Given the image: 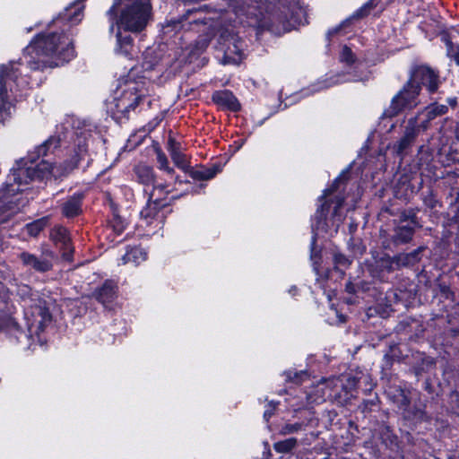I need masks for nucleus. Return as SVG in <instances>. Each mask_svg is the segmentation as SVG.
Returning a JSON list of instances; mask_svg holds the SVG:
<instances>
[{
    "label": "nucleus",
    "mask_w": 459,
    "mask_h": 459,
    "mask_svg": "<svg viewBox=\"0 0 459 459\" xmlns=\"http://www.w3.org/2000/svg\"><path fill=\"white\" fill-rule=\"evenodd\" d=\"M58 145L59 141L56 138H48L42 144L37 146L34 152H30L26 158L22 159L17 163V168L13 169L9 181L0 190V224L8 221L19 210L21 201L15 196L22 191V186L34 180L47 178L49 175L59 178L69 174L77 168L80 160L87 152L86 135H84L83 141H79L73 158L65 161L64 164L53 165L45 160L37 162L40 156L48 155Z\"/></svg>",
    "instance_id": "obj_1"
},
{
    "label": "nucleus",
    "mask_w": 459,
    "mask_h": 459,
    "mask_svg": "<svg viewBox=\"0 0 459 459\" xmlns=\"http://www.w3.org/2000/svg\"><path fill=\"white\" fill-rule=\"evenodd\" d=\"M74 56L71 39L64 32H43L25 48L22 60L30 70H43L69 62Z\"/></svg>",
    "instance_id": "obj_2"
},
{
    "label": "nucleus",
    "mask_w": 459,
    "mask_h": 459,
    "mask_svg": "<svg viewBox=\"0 0 459 459\" xmlns=\"http://www.w3.org/2000/svg\"><path fill=\"white\" fill-rule=\"evenodd\" d=\"M109 22V33H113L115 27L132 33L142 32L152 17L151 0H124L115 1L107 11Z\"/></svg>",
    "instance_id": "obj_3"
},
{
    "label": "nucleus",
    "mask_w": 459,
    "mask_h": 459,
    "mask_svg": "<svg viewBox=\"0 0 459 459\" xmlns=\"http://www.w3.org/2000/svg\"><path fill=\"white\" fill-rule=\"evenodd\" d=\"M25 317L29 333L22 330L12 317L7 320L5 333L15 342L21 344L23 349H30L34 344L33 335L37 336V342L41 345L40 333L52 324V315L46 305V301L39 299L30 306L25 312Z\"/></svg>",
    "instance_id": "obj_4"
},
{
    "label": "nucleus",
    "mask_w": 459,
    "mask_h": 459,
    "mask_svg": "<svg viewBox=\"0 0 459 459\" xmlns=\"http://www.w3.org/2000/svg\"><path fill=\"white\" fill-rule=\"evenodd\" d=\"M25 317L29 333L22 330L12 317L7 320L5 333L15 342L21 344L23 349H30L34 344L33 335L37 336V342L41 345L40 333L52 324V315L46 305V301L39 299L30 306L25 312Z\"/></svg>",
    "instance_id": "obj_5"
},
{
    "label": "nucleus",
    "mask_w": 459,
    "mask_h": 459,
    "mask_svg": "<svg viewBox=\"0 0 459 459\" xmlns=\"http://www.w3.org/2000/svg\"><path fill=\"white\" fill-rule=\"evenodd\" d=\"M147 94L146 81L143 78L135 79L133 71L126 78L119 79L113 100L108 103L114 119L118 122L128 119L130 111L141 105Z\"/></svg>",
    "instance_id": "obj_6"
},
{
    "label": "nucleus",
    "mask_w": 459,
    "mask_h": 459,
    "mask_svg": "<svg viewBox=\"0 0 459 459\" xmlns=\"http://www.w3.org/2000/svg\"><path fill=\"white\" fill-rule=\"evenodd\" d=\"M19 62H10L0 67V117L9 108L14 100H17L18 91L25 90L29 86L27 74H22L17 65Z\"/></svg>",
    "instance_id": "obj_7"
},
{
    "label": "nucleus",
    "mask_w": 459,
    "mask_h": 459,
    "mask_svg": "<svg viewBox=\"0 0 459 459\" xmlns=\"http://www.w3.org/2000/svg\"><path fill=\"white\" fill-rule=\"evenodd\" d=\"M420 93L419 87L409 79L393 97L389 108L384 111L383 116L394 117L406 108H414L420 102L419 100Z\"/></svg>",
    "instance_id": "obj_8"
},
{
    "label": "nucleus",
    "mask_w": 459,
    "mask_h": 459,
    "mask_svg": "<svg viewBox=\"0 0 459 459\" xmlns=\"http://www.w3.org/2000/svg\"><path fill=\"white\" fill-rule=\"evenodd\" d=\"M409 79L419 87L420 91L424 87L429 94L437 92L442 83L438 71L425 65L412 67Z\"/></svg>",
    "instance_id": "obj_9"
},
{
    "label": "nucleus",
    "mask_w": 459,
    "mask_h": 459,
    "mask_svg": "<svg viewBox=\"0 0 459 459\" xmlns=\"http://www.w3.org/2000/svg\"><path fill=\"white\" fill-rule=\"evenodd\" d=\"M170 212L169 205L163 200H149L140 212L142 226L155 224V227H160Z\"/></svg>",
    "instance_id": "obj_10"
},
{
    "label": "nucleus",
    "mask_w": 459,
    "mask_h": 459,
    "mask_svg": "<svg viewBox=\"0 0 459 459\" xmlns=\"http://www.w3.org/2000/svg\"><path fill=\"white\" fill-rule=\"evenodd\" d=\"M22 264L38 273H46L52 269L54 253L51 250H44L39 256L29 252H22L19 255Z\"/></svg>",
    "instance_id": "obj_11"
},
{
    "label": "nucleus",
    "mask_w": 459,
    "mask_h": 459,
    "mask_svg": "<svg viewBox=\"0 0 459 459\" xmlns=\"http://www.w3.org/2000/svg\"><path fill=\"white\" fill-rule=\"evenodd\" d=\"M50 237L56 245L60 246L63 258L71 261L74 248L71 246V238L67 229L63 226H56L51 230Z\"/></svg>",
    "instance_id": "obj_12"
},
{
    "label": "nucleus",
    "mask_w": 459,
    "mask_h": 459,
    "mask_svg": "<svg viewBox=\"0 0 459 459\" xmlns=\"http://www.w3.org/2000/svg\"><path fill=\"white\" fill-rule=\"evenodd\" d=\"M212 100L222 110L238 112L241 108L238 99L229 90L215 91L212 94Z\"/></svg>",
    "instance_id": "obj_13"
},
{
    "label": "nucleus",
    "mask_w": 459,
    "mask_h": 459,
    "mask_svg": "<svg viewBox=\"0 0 459 459\" xmlns=\"http://www.w3.org/2000/svg\"><path fill=\"white\" fill-rule=\"evenodd\" d=\"M397 394L394 395V403L397 405L405 419L421 420L424 412L420 409L411 410L410 398L403 389H397Z\"/></svg>",
    "instance_id": "obj_14"
},
{
    "label": "nucleus",
    "mask_w": 459,
    "mask_h": 459,
    "mask_svg": "<svg viewBox=\"0 0 459 459\" xmlns=\"http://www.w3.org/2000/svg\"><path fill=\"white\" fill-rule=\"evenodd\" d=\"M117 285L111 280H107L93 292V297L105 307H110L117 299Z\"/></svg>",
    "instance_id": "obj_15"
},
{
    "label": "nucleus",
    "mask_w": 459,
    "mask_h": 459,
    "mask_svg": "<svg viewBox=\"0 0 459 459\" xmlns=\"http://www.w3.org/2000/svg\"><path fill=\"white\" fill-rule=\"evenodd\" d=\"M328 394L336 393L337 389L344 390L355 389L358 385V379L353 376L340 375L338 377H331L323 380Z\"/></svg>",
    "instance_id": "obj_16"
},
{
    "label": "nucleus",
    "mask_w": 459,
    "mask_h": 459,
    "mask_svg": "<svg viewBox=\"0 0 459 459\" xmlns=\"http://www.w3.org/2000/svg\"><path fill=\"white\" fill-rule=\"evenodd\" d=\"M83 5L81 0H77L71 4L61 13L57 18L52 21L53 23H60L67 22L73 25L81 22L82 16Z\"/></svg>",
    "instance_id": "obj_17"
},
{
    "label": "nucleus",
    "mask_w": 459,
    "mask_h": 459,
    "mask_svg": "<svg viewBox=\"0 0 459 459\" xmlns=\"http://www.w3.org/2000/svg\"><path fill=\"white\" fill-rule=\"evenodd\" d=\"M168 151L175 165L186 171L190 168L186 156L181 152V145L174 138L169 137L168 141Z\"/></svg>",
    "instance_id": "obj_18"
},
{
    "label": "nucleus",
    "mask_w": 459,
    "mask_h": 459,
    "mask_svg": "<svg viewBox=\"0 0 459 459\" xmlns=\"http://www.w3.org/2000/svg\"><path fill=\"white\" fill-rule=\"evenodd\" d=\"M329 208H330V206L328 204V202L325 201L323 204H321V205L316 211V213L313 218V222H312V230L314 233V235L312 237V243H311L312 247H314V245L316 244V231L325 230V226H326L325 220H326L327 213L329 212Z\"/></svg>",
    "instance_id": "obj_19"
},
{
    "label": "nucleus",
    "mask_w": 459,
    "mask_h": 459,
    "mask_svg": "<svg viewBox=\"0 0 459 459\" xmlns=\"http://www.w3.org/2000/svg\"><path fill=\"white\" fill-rule=\"evenodd\" d=\"M448 111V108L443 104L432 103L425 108L422 112H420V117L423 115L425 117L424 119L421 120V128L422 131L428 130L429 127L430 122L436 117L446 114Z\"/></svg>",
    "instance_id": "obj_20"
},
{
    "label": "nucleus",
    "mask_w": 459,
    "mask_h": 459,
    "mask_svg": "<svg viewBox=\"0 0 459 459\" xmlns=\"http://www.w3.org/2000/svg\"><path fill=\"white\" fill-rule=\"evenodd\" d=\"M134 172L137 180L145 186L153 185V190H165L166 186L160 184V185H154V174L153 169L144 164H139L134 168Z\"/></svg>",
    "instance_id": "obj_21"
},
{
    "label": "nucleus",
    "mask_w": 459,
    "mask_h": 459,
    "mask_svg": "<svg viewBox=\"0 0 459 459\" xmlns=\"http://www.w3.org/2000/svg\"><path fill=\"white\" fill-rule=\"evenodd\" d=\"M380 2H381V0H369V1H368L360 8L356 10L353 13V14L349 19H347L344 22H342V23L340 24L338 27H336V28H334L333 30H330L328 31V35L331 36L333 34L337 33L342 29V27H343L346 24H348L352 19H360V18H363V17L367 16L368 14H369V13L373 9H375L378 5V4Z\"/></svg>",
    "instance_id": "obj_22"
},
{
    "label": "nucleus",
    "mask_w": 459,
    "mask_h": 459,
    "mask_svg": "<svg viewBox=\"0 0 459 459\" xmlns=\"http://www.w3.org/2000/svg\"><path fill=\"white\" fill-rule=\"evenodd\" d=\"M415 228L411 225H398L394 230L392 240L394 244H406L409 243L415 233Z\"/></svg>",
    "instance_id": "obj_23"
},
{
    "label": "nucleus",
    "mask_w": 459,
    "mask_h": 459,
    "mask_svg": "<svg viewBox=\"0 0 459 459\" xmlns=\"http://www.w3.org/2000/svg\"><path fill=\"white\" fill-rule=\"evenodd\" d=\"M122 30H123V29L117 27L116 51L125 56H131L132 49H133V38L130 35H123Z\"/></svg>",
    "instance_id": "obj_24"
},
{
    "label": "nucleus",
    "mask_w": 459,
    "mask_h": 459,
    "mask_svg": "<svg viewBox=\"0 0 459 459\" xmlns=\"http://www.w3.org/2000/svg\"><path fill=\"white\" fill-rule=\"evenodd\" d=\"M82 212V198L74 195L62 204V213L66 218L78 216Z\"/></svg>",
    "instance_id": "obj_25"
},
{
    "label": "nucleus",
    "mask_w": 459,
    "mask_h": 459,
    "mask_svg": "<svg viewBox=\"0 0 459 459\" xmlns=\"http://www.w3.org/2000/svg\"><path fill=\"white\" fill-rule=\"evenodd\" d=\"M420 131H422L421 121H420V114H418L407 120L403 137L414 143Z\"/></svg>",
    "instance_id": "obj_26"
},
{
    "label": "nucleus",
    "mask_w": 459,
    "mask_h": 459,
    "mask_svg": "<svg viewBox=\"0 0 459 459\" xmlns=\"http://www.w3.org/2000/svg\"><path fill=\"white\" fill-rule=\"evenodd\" d=\"M146 259L147 253L144 249L138 247H129L126 254L121 257L122 264L132 263L134 265H138Z\"/></svg>",
    "instance_id": "obj_27"
},
{
    "label": "nucleus",
    "mask_w": 459,
    "mask_h": 459,
    "mask_svg": "<svg viewBox=\"0 0 459 459\" xmlns=\"http://www.w3.org/2000/svg\"><path fill=\"white\" fill-rule=\"evenodd\" d=\"M221 171L220 164H214L211 168H205L191 171V177L197 180H209Z\"/></svg>",
    "instance_id": "obj_28"
},
{
    "label": "nucleus",
    "mask_w": 459,
    "mask_h": 459,
    "mask_svg": "<svg viewBox=\"0 0 459 459\" xmlns=\"http://www.w3.org/2000/svg\"><path fill=\"white\" fill-rule=\"evenodd\" d=\"M344 75L342 74H335L331 75L324 80H319L316 83L312 85V91H319L330 87H333L334 85H337L339 83L344 82L347 80L343 79Z\"/></svg>",
    "instance_id": "obj_29"
},
{
    "label": "nucleus",
    "mask_w": 459,
    "mask_h": 459,
    "mask_svg": "<svg viewBox=\"0 0 459 459\" xmlns=\"http://www.w3.org/2000/svg\"><path fill=\"white\" fill-rule=\"evenodd\" d=\"M420 249L407 254H399L394 255L398 270L402 267L413 265L419 260Z\"/></svg>",
    "instance_id": "obj_30"
},
{
    "label": "nucleus",
    "mask_w": 459,
    "mask_h": 459,
    "mask_svg": "<svg viewBox=\"0 0 459 459\" xmlns=\"http://www.w3.org/2000/svg\"><path fill=\"white\" fill-rule=\"evenodd\" d=\"M377 267L382 272L392 273L398 270L394 256L385 255L377 261Z\"/></svg>",
    "instance_id": "obj_31"
},
{
    "label": "nucleus",
    "mask_w": 459,
    "mask_h": 459,
    "mask_svg": "<svg viewBox=\"0 0 459 459\" xmlns=\"http://www.w3.org/2000/svg\"><path fill=\"white\" fill-rule=\"evenodd\" d=\"M354 389L344 390L342 388H339V389H337L336 393L327 394V398L333 400V401L337 402L338 403L346 404L347 403H349L351 400V398H352L351 392Z\"/></svg>",
    "instance_id": "obj_32"
},
{
    "label": "nucleus",
    "mask_w": 459,
    "mask_h": 459,
    "mask_svg": "<svg viewBox=\"0 0 459 459\" xmlns=\"http://www.w3.org/2000/svg\"><path fill=\"white\" fill-rule=\"evenodd\" d=\"M126 226L125 220L117 214H113L107 226V230H111L115 235L119 236L124 232Z\"/></svg>",
    "instance_id": "obj_33"
},
{
    "label": "nucleus",
    "mask_w": 459,
    "mask_h": 459,
    "mask_svg": "<svg viewBox=\"0 0 459 459\" xmlns=\"http://www.w3.org/2000/svg\"><path fill=\"white\" fill-rule=\"evenodd\" d=\"M298 444V440L295 437H290L285 440L278 441L273 444V449L277 453L286 454L292 451Z\"/></svg>",
    "instance_id": "obj_34"
},
{
    "label": "nucleus",
    "mask_w": 459,
    "mask_h": 459,
    "mask_svg": "<svg viewBox=\"0 0 459 459\" xmlns=\"http://www.w3.org/2000/svg\"><path fill=\"white\" fill-rule=\"evenodd\" d=\"M334 204L333 211V225L338 228L340 224L343 221V217L339 214V210L342 207L344 203L343 195H338L334 197V200L332 201Z\"/></svg>",
    "instance_id": "obj_35"
},
{
    "label": "nucleus",
    "mask_w": 459,
    "mask_h": 459,
    "mask_svg": "<svg viewBox=\"0 0 459 459\" xmlns=\"http://www.w3.org/2000/svg\"><path fill=\"white\" fill-rule=\"evenodd\" d=\"M48 219L41 218L26 225L27 233L31 237H37L47 226Z\"/></svg>",
    "instance_id": "obj_36"
},
{
    "label": "nucleus",
    "mask_w": 459,
    "mask_h": 459,
    "mask_svg": "<svg viewBox=\"0 0 459 459\" xmlns=\"http://www.w3.org/2000/svg\"><path fill=\"white\" fill-rule=\"evenodd\" d=\"M379 435L382 441L386 446H392L396 444L397 437L393 433L389 426L383 424L379 428Z\"/></svg>",
    "instance_id": "obj_37"
},
{
    "label": "nucleus",
    "mask_w": 459,
    "mask_h": 459,
    "mask_svg": "<svg viewBox=\"0 0 459 459\" xmlns=\"http://www.w3.org/2000/svg\"><path fill=\"white\" fill-rule=\"evenodd\" d=\"M446 48V56L459 66V45L454 43L448 38L444 39Z\"/></svg>",
    "instance_id": "obj_38"
},
{
    "label": "nucleus",
    "mask_w": 459,
    "mask_h": 459,
    "mask_svg": "<svg viewBox=\"0 0 459 459\" xmlns=\"http://www.w3.org/2000/svg\"><path fill=\"white\" fill-rule=\"evenodd\" d=\"M347 179V175L346 173H342V175H340L338 178H336L334 179V181L333 182L332 186L329 187V188H326L324 190V193L323 195L319 197V200L322 201V200H325V198H327L329 195H331L332 194L335 193L338 191L339 187H340V185L342 183H343L345 180Z\"/></svg>",
    "instance_id": "obj_39"
},
{
    "label": "nucleus",
    "mask_w": 459,
    "mask_h": 459,
    "mask_svg": "<svg viewBox=\"0 0 459 459\" xmlns=\"http://www.w3.org/2000/svg\"><path fill=\"white\" fill-rule=\"evenodd\" d=\"M156 153L158 168L165 171L168 175L172 176L174 169L169 166V160L165 153L160 149H157Z\"/></svg>",
    "instance_id": "obj_40"
},
{
    "label": "nucleus",
    "mask_w": 459,
    "mask_h": 459,
    "mask_svg": "<svg viewBox=\"0 0 459 459\" xmlns=\"http://www.w3.org/2000/svg\"><path fill=\"white\" fill-rule=\"evenodd\" d=\"M333 264L335 269L343 273V271L351 265V260L343 254L335 253L333 255Z\"/></svg>",
    "instance_id": "obj_41"
},
{
    "label": "nucleus",
    "mask_w": 459,
    "mask_h": 459,
    "mask_svg": "<svg viewBox=\"0 0 459 459\" xmlns=\"http://www.w3.org/2000/svg\"><path fill=\"white\" fill-rule=\"evenodd\" d=\"M421 199L423 204L431 210H434L437 207L441 206V204L437 200V195L431 189H429L427 193H423Z\"/></svg>",
    "instance_id": "obj_42"
},
{
    "label": "nucleus",
    "mask_w": 459,
    "mask_h": 459,
    "mask_svg": "<svg viewBox=\"0 0 459 459\" xmlns=\"http://www.w3.org/2000/svg\"><path fill=\"white\" fill-rule=\"evenodd\" d=\"M412 142L404 137H401L393 146L394 152L398 155L403 157L407 149H409L412 145Z\"/></svg>",
    "instance_id": "obj_43"
},
{
    "label": "nucleus",
    "mask_w": 459,
    "mask_h": 459,
    "mask_svg": "<svg viewBox=\"0 0 459 459\" xmlns=\"http://www.w3.org/2000/svg\"><path fill=\"white\" fill-rule=\"evenodd\" d=\"M303 428L304 424L302 422L286 423L281 428L280 434L282 436H286L297 433L300 431Z\"/></svg>",
    "instance_id": "obj_44"
},
{
    "label": "nucleus",
    "mask_w": 459,
    "mask_h": 459,
    "mask_svg": "<svg viewBox=\"0 0 459 459\" xmlns=\"http://www.w3.org/2000/svg\"><path fill=\"white\" fill-rule=\"evenodd\" d=\"M401 222L410 221L411 226L420 227L416 212L413 210L404 211L400 215Z\"/></svg>",
    "instance_id": "obj_45"
},
{
    "label": "nucleus",
    "mask_w": 459,
    "mask_h": 459,
    "mask_svg": "<svg viewBox=\"0 0 459 459\" xmlns=\"http://www.w3.org/2000/svg\"><path fill=\"white\" fill-rule=\"evenodd\" d=\"M340 60L347 65H352L356 61V57L351 49L344 46L340 54Z\"/></svg>",
    "instance_id": "obj_46"
},
{
    "label": "nucleus",
    "mask_w": 459,
    "mask_h": 459,
    "mask_svg": "<svg viewBox=\"0 0 459 459\" xmlns=\"http://www.w3.org/2000/svg\"><path fill=\"white\" fill-rule=\"evenodd\" d=\"M181 22L178 20H170L166 22V24L163 26L164 33H169L173 30L177 31L179 29H181Z\"/></svg>",
    "instance_id": "obj_47"
},
{
    "label": "nucleus",
    "mask_w": 459,
    "mask_h": 459,
    "mask_svg": "<svg viewBox=\"0 0 459 459\" xmlns=\"http://www.w3.org/2000/svg\"><path fill=\"white\" fill-rule=\"evenodd\" d=\"M234 51L236 52V54L238 55L237 57H231L230 56V53L232 52L230 48H229L226 51H225V58L229 59L228 62H234V63H237L238 62L240 59H241V50L236 46L234 45Z\"/></svg>",
    "instance_id": "obj_48"
},
{
    "label": "nucleus",
    "mask_w": 459,
    "mask_h": 459,
    "mask_svg": "<svg viewBox=\"0 0 459 459\" xmlns=\"http://www.w3.org/2000/svg\"><path fill=\"white\" fill-rule=\"evenodd\" d=\"M276 405L277 403H274L273 402H271L269 404H268V407L267 409L264 411V419L266 420V421H269V420L272 418V416L274 414V411H275V408H276Z\"/></svg>",
    "instance_id": "obj_49"
},
{
    "label": "nucleus",
    "mask_w": 459,
    "mask_h": 459,
    "mask_svg": "<svg viewBox=\"0 0 459 459\" xmlns=\"http://www.w3.org/2000/svg\"><path fill=\"white\" fill-rule=\"evenodd\" d=\"M11 317L5 316H0V332L6 330V323L7 320H10Z\"/></svg>",
    "instance_id": "obj_50"
},
{
    "label": "nucleus",
    "mask_w": 459,
    "mask_h": 459,
    "mask_svg": "<svg viewBox=\"0 0 459 459\" xmlns=\"http://www.w3.org/2000/svg\"><path fill=\"white\" fill-rule=\"evenodd\" d=\"M346 291L351 293V294H354L358 291V285L357 284H354L352 282H348L346 284Z\"/></svg>",
    "instance_id": "obj_51"
},
{
    "label": "nucleus",
    "mask_w": 459,
    "mask_h": 459,
    "mask_svg": "<svg viewBox=\"0 0 459 459\" xmlns=\"http://www.w3.org/2000/svg\"><path fill=\"white\" fill-rule=\"evenodd\" d=\"M306 375H307L306 372L300 371L299 373H295L293 377L289 375L288 378L290 380L294 381L295 383L299 384V383H300V380L299 378L301 377L302 376H306Z\"/></svg>",
    "instance_id": "obj_52"
},
{
    "label": "nucleus",
    "mask_w": 459,
    "mask_h": 459,
    "mask_svg": "<svg viewBox=\"0 0 459 459\" xmlns=\"http://www.w3.org/2000/svg\"><path fill=\"white\" fill-rule=\"evenodd\" d=\"M447 103L452 107L455 108L457 104V100L455 97L448 98Z\"/></svg>",
    "instance_id": "obj_53"
},
{
    "label": "nucleus",
    "mask_w": 459,
    "mask_h": 459,
    "mask_svg": "<svg viewBox=\"0 0 459 459\" xmlns=\"http://www.w3.org/2000/svg\"><path fill=\"white\" fill-rule=\"evenodd\" d=\"M410 191L411 194L414 193V187L411 186L410 184L407 186L405 189V195H408V192Z\"/></svg>",
    "instance_id": "obj_54"
},
{
    "label": "nucleus",
    "mask_w": 459,
    "mask_h": 459,
    "mask_svg": "<svg viewBox=\"0 0 459 459\" xmlns=\"http://www.w3.org/2000/svg\"><path fill=\"white\" fill-rule=\"evenodd\" d=\"M406 182H407V178L405 177V178H401V180H400L399 184L405 185V184H406Z\"/></svg>",
    "instance_id": "obj_55"
},
{
    "label": "nucleus",
    "mask_w": 459,
    "mask_h": 459,
    "mask_svg": "<svg viewBox=\"0 0 459 459\" xmlns=\"http://www.w3.org/2000/svg\"><path fill=\"white\" fill-rule=\"evenodd\" d=\"M289 291H290V293L295 295V293L297 292V288L296 287H292V288H290V290Z\"/></svg>",
    "instance_id": "obj_56"
}]
</instances>
